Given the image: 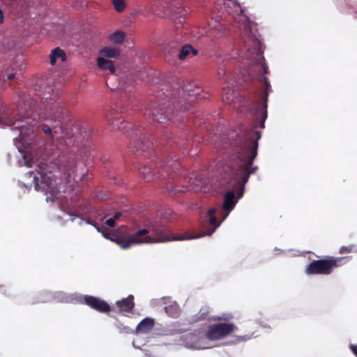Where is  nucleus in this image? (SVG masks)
<instances>
[{"mask_svg":"<svg viewBox=\"0 0 357 357\" xmlns=\"http://www.w3.org/2000/svg\"><path fill=\"white\" fill-rule=\"evenodd\" d=\"M179 165L176 160L171 159L167 162L159 161L155 164V169L149 166H143L139 168V172L143 175L147 181L155 178H166L178 169Z\"/></svg>","mask_w":357,"mask_h":357,"instance_id":"obj_7","label":"nucleus"},{"mask_svg":"<svg viewBox=\"0 0 357 357\" xmlns=\"http://www.w3.org/2000/svg\"><path fill=\"white\" fill-rule=\"evenodd\" d=\"M263 82L266 85V89L262 93H256L250 100L248 102V108L252 114L254 127L258 126L261 128H264L265 121L267 119V101L268 96V89L271 85L266 77H263Z\"/></svg>","mask_w":357,"mask_h":357,"instance_id":"obj_5","label":"nucleus"},{"mask_svg":"<svg viewBox=\"0 0 357 357\" xmlns=\"http://www.w3.org/2000/svg\"><path fill=\"white\" fill-rule=\"evenodd\" d=\"M4 20V15L3 11L0 9V24L3 23Z\"/></svg>","mask_w":357,"mask_h":357,"instance_id":"obj_39","label":"nucleus"},{"mask_svg":"<svg viewBox=\"0 0 357 357\" xmlns=\"http://www.w3.org/2000/svg\"><path fill=\"white\" fill-rule=\"evenodd\" d=\"M76 160L74 156H69L67 159L62 160L59 165V169L63 172L67 183L75 180L76 177Z\"/></svg>","mask_w":357,"mask_h":357,"instance_id":"obj_13","label":"nucleus"},{"mask_svg":"<svg viewBox=\"0 0 357 357\" xmlns=\"http://www.w3.org/2000/svg\"><path fill=\"white\" fill-rule=\"evenodd\" d=\"M222 92V101L227 104L232 103L239 96L238 84L232 81L227 86H224Z\"/></svg>","mask_w":357,"mask_h":357,"instance_id":"obj_16","label":"nucleus"},{"mask_svg":"<svg viewBox=\"0 0 357 357\" xmlns=\"http://www.w3.org/2000/svg\"><path fill=\"white\" fill-rule=\"evenodd\" d=\"M50 63L54 65L57 59H61V61H65L66 56L65 52L59 47H56L52 50L51 54L50 55Z\"/></svg>","mask_w":357,"mask_h":357,"instance_id":"obj_24","label":"nucleus"},{"mask_svg":"<svg viewBox=\"0 0 357 357\" xmlns=\"http://www.w3.org/2000/svg\"><path fill=\"white\" fill-rule=\"evenodd\" d=\"M251 337L250 335H243V336H239L238 337V339L241 341H246V340H250Z\"/></svg>","mask_w":357,"mask_h":357,"instance_id":"obj_37","label":"nucleus"},{"mask_svg":"<svg viewBox=\"0 0 357 357\" xmlns=\"http://www.w3.org/2000/svg\"><path fill=\"white\" fill-rule=\"evenodd\" d=\"M234 135L236 138L230 142L236 148L238 159L234 176L236 179L235 185L239 189V196L241 197L244 185L250 174H255L258 169V167L253 165V162L257 155L258 141L261 138V132L249 128L245 129L242 135Z\"/></svg>","mask_w":357,"mask_h":357,"instance_id":"obj_3","label":"nucleus"},{"mask_svg":"<svg viewBox=\"0 0 357 357\" xmlns=\"http://www.w3.org/2000/svg\"><path fill=\"white\" fill-rule=\"evenodd\" d=\"M15 77V74L14 73H10L7 75V79L8 80H11L13 79V78Z\"/></svg>","mask_w":357,"mask_h":357,"instance_id":"obj_41","label":"nucleus"},{"mask_svg":"<svg viewBox=\"0 0 357 357\" xmlns=\"http://www.w3.org/2000/svg\"><path fill=\"white\" fill-rule=\"evenodd\" d=\"M184 116H184V115H183V114H181V118H183V117H184Z\"/></svg>","mask_w":357,"mask_h":357,"instance_id":"obj_44","label":"nucleus"},{"mask_svg":"<svg viewBox=\"0 0 357 357\" xmlns=\"http://www.w3.org/2000/svg\"><path fill=\"white\" fill-rule=\"evenodd\" d=\"M249 33L245 40V48L248 53V59H254L255 56L260 57L263 54V50L261 49V44L259 40L251 34V29L248 30Z\"/></svg>","mask_w":357,"mask_h":357,"instance_id":"obj_12","label":"nucleus"},{"mask_svg":"<svg viewBox=\"0 0 357 357\" xmlns=\"http://www.w3.org/2000/svg\"><path fill=\"white\" fill-rule=\"evenodd\" d=\"M198 53L197 50L192 47L190 45H185L181 47L178 54V58L181 60H184L190 56H194Z\"/></svg>","mask_w":357,"mask_h":357,"instance_id":"obj_23","label":"nucleus"},{"mask_svg":"<svg viewBox=\"0 0 357 357\" xmlns=\"http://www.w3.org/2000/svg\"><path fill=\"white\" fill-rule=\"evenodd\" d=\"M97 229L102 232L104 237L114 241L123 249H127L135 244L160 243L170 239V237L167 234L166 227L163 226L153 227L151 235L149 234L147 229H143L138 230L133 234L119 235L116 236L115 238L109 237L110 234L105 228L101 230L100 228L98 227Z\"/></svg>","mask_w":357,"mask_h":357,"instance_id":"obj_4","label":"nucleus"},{"mask_svg":"<svg viewBox=\"0 0 357 357\" xmlns=\"http://www.w3.org/2000/svg\"><path fill=\"white\" fill-rule=\"evenodd\" d=\"M165 311L169 316L173 318L178 317L180 313L179 307L176 303L165 306Z\"/></svg>","mask_w":357,"mask_h":357,"instance_id":"obj_26","label":"nucleus"},{"mask_svg":"<svg viewBox=\"0 0 357 357\" xmlns=\"http://www.w3.org/2000/svg\"><path fill=\"white\" fill-rule=\"evenodd\" d=\"M236 204V200L235 199L234 192L233 191H229L224 197L222 209L226 212V215L223 219H225L226 216L230 213V211L234 208Z\"/></svg>","mask_w":357,"mask_h":357,"instance_id":"obj_19","label":"nucleus"},{"mask_svg":"<svg viewBox=\"0 0 357 357\" xmlns=\"http://www.w3.org/2000/svg\"><path fill=\"white\" fill-rule=\"evenodd\" d=\"M351 257H330L313 260L305 268L307 275H331L335 268L344 266Z\"/></svg>","mask_w":357,"mask_h":357,"instance_id":"obj_6","label":"nucleus"},{"mask_svg":"<svg viewBox=\"0 0 357 357\" xmlns=\"http://www.w3.org/2000/svg\"><path fill=\"white\" fill-rule=\"evenodd\" d=\"M236 329L237 327L232 323L215 324L208 328L206 337L210 340H218L227 336Z\"/></svg>","mask_w":357,"mask_h":357,"instance_id":"obj_10","label":"nucleus"},{"mask_svg":"<svg viewBox=\"0 0 357 357\" xmlns=\"http://www.w3.org/2000/svg\"><path fill=\"white\" fill-rule=\"evenodd\" d=\"M100 56L107 59H116L121 54L119 48L116 47H105L100 50Z\"/></svg>","mask_w":357,"mask_h":357,"instance_id":"obj_21","label":"nucleus"},{"mask_svg":"<svg viewBox=\"0 0 357 357\" xmlns=\"http://www.w3.org/2000/svg\"><path fill=\"white\" fill-rule=\"evenodd\" d=\"M29 177L33 178L34 188L36 190H47V188L52 185L50 176L44 172L41 167H40V170H36V172H29Z\"/></svg>","mask_w":357,"mask_h":357,"instance_id":"obj_11","label":"nucleus"},{"mask_svg":"<svg viewBox=\"0 0 357 357\" xmlns=\"http://www.w3.org/2000/svg\"><path fill=\"white\" fill-rule=\"evenodd\" d=\"M107 121L118 130H126L128 132V129L130 127H128V123H125L123 120H121V115L119 114L117 110L111 109L106 112L105 114Z\"/></svg>","mask_w":357,"mask_h":357,"instance_id":"obj_15","label":"nucleus"},{"mask_svg":"<svg viewBox=\"0 0 357 357\" xmlns=\"http://www.w3.org/2000/svg\"><path fill=\"white\" fill-rule=\"evenodd\" d=\"M261 68H263V71H264V74L268 73V67L264 63L261 64Z\"/></svg>","mask_w":357,"mask_h":357,"instance_id":"obj_40","label":"nucleus"},{"mask_svg":"<svg viewBox=\"0 0 357 357\" xmlns=\"http://www.w3.org/2000/svg\"><path fill=\"white\" fill-rule=\"evenodd\" d=\"M178 12L172 15V20L177 24H182L185 21V17L187 11L183 8H178Z\"/></svg>","mask_w":357,"mask_h":357,"instance_id":"obj_27","label":"nucleus"},{"mask_svg":"<svg viewBox=\"0 0 357 357\" xmlns=\"http://www.w3.org/2000/svg\"><path fill=\"white\" fill-rule=\"evenodd\" d=\"M233 318L231 314H223L222 316L218 317L217 320L228 321Z\"/></svg>","mask_w":357,"mask_h":357,"instance_id":"obj_32","label":"nucleus"},{"mask_svg":"<svg viewBox=\"0 0 357 357\" xmlns=\"http://www.w3.org/2000/svg\"><path fill=\"white\" fill-rule=\"evenodd\" d=\"M84 302L92 309L101 312L107 313L110 312V305L104 300L93 296H84Z\"/></svg>","mask_w":357,"mask_h":357,"instance_id":"obj_14","label":"nucleus"},{"mask_svg":"<svg viewBox=\"0 0 357 357\" xmlns=\"http://www.w3.org/2000/svg\"><path fill=\"white\" fill-rule=\"evenodd\" d=\"M105 83L107 86L110 89V90H121L122 91L126 92V89L123 87V84L118 80V75H116V78H114L110 75H105Z\"/></svg>","mask_w":357,"mask_h":357,"instance_id":"obj_22","label":"nucleus"},{"mask_svg":"<svg viewBox=\"0 0 357 357\" xmlns=\"http://www.w3.org/2000/svg\"><path fill=\"white\" fill-rule=\"evenodd\" d=\"M130 89L128 90L129 92H132V89H133V86H130Z\"/></svg>","mask_w":357,"mask_h":357,"instance_id":"obj_42","label":"nucleus"},{"mask_svg":"<svg viewBox=\"0 0 357 357\" xmlns=\"http://www.w3.org/2000/svg\"><path fill=\"white\" fill-rule=\"evenodd\" d=\"M216 208H213L208 211V214L206 217V220L207 224L209 225V227H207L204 229V230L199 234L192 236V235H186L185 236H180V237H176L174 236L173 234H172L167 228V234L170 237L169 240H165L164 242L166 241H170L174 240H188V239H192V238H200L204 236H211L215 230L217 229V227L220 225L219 223H218L217 218L215 217V213H216Z\"/></svg>","mask_w":357,"mask_h":357,"instance_id":"obj_9","label":"nucleus"},{"mask_svg":"<svg viewBox=\"0 0 357 357\" xmlns=\"http://www.w3.org/2000/svg\"><path fill=\"white\" fill-rule=\"evenodd\" d=\"M105 223L109 227H114L116 226L115 220L114 218L107 219Z\"/></svg>","mask_w":357,"mask_h":357,"instance_id":"obj_33","label":"nucleus"},{"mask_svg":"<svg viewBox=\"0 0 357 357\" xmlns=\"http://www.w3.org/2000/svg\"><path fill=\"white\" fill-rule=\"evenodd\" d=\"M132 142H130L129 145V149L132 152H138L139 151H145L146 149H149L153 146L155 144V146H165L167 142V137H164L160 141H150L147 139L145 136H142V132L141 130H135L132 128Z\"/></svg>","mask_w":357,"mask_h":357,"instance_id":"obj_8","label":"nucleus"},{"mask_svg":"<svg viewBox=\"0 0 357 357\" xmlns=\"http://www.w3.org/2000/svg\"><path fill=\"white\" fill-rule=\"evenodd\" d=\"M97 66L100 70L107 72L105 75H110L114 78H116V68L114 62L110 59L98 57L97 59Z\"/></svg>","mask_w":357,"mask_h":357,"instance_id":"obj_17","label":"nucleus"},{"mask_svg":"<svg viewBox=\"0 0 357 357\" xmlns=\"http://www.w3.org/2000/svg\"><path fill=\"white\" fill-rule=\"evenodd\" d=\"M25 162H26V165L27 167H30V165H29V162H28V161H26Z\"/></svg>","mask_w":357,"mask_h":357,"instance_id":"obj_43","label":"nucleus"},{"mask_svg":"<svg viewBox=\"0 0 357 357\" xmlns=\"http://www.w3.org/2000/svg\"><path fill=\"white\" fill-rule=\"evenodd\" d=\"M26 126L24 124L16 126L15 128H17L20 131V136H21L23 133H24V129Z\"/></svg>","mask_w":357,"mask_h":357,"instance_id":"obj_35","label":"nucleus"},{"mask_svg":"<svg viewBox=\"0 0 357 357\" xmlns=\"http://www.w3.org/2000/svg\"><path fill=\"white\" fill-rule=\"evenodd\" d=\"M154 324L155 322L153 319L149 317L144 318L137 326L136 333H148L153 329Z\"/></svg>","mask_w":357,"mask_h":357,"instance_id":"obj_20","label":"nucleus"},{"mask_svg":"<svg viewBox=\"0 0 357 357\" xmlns=\"http://www.w3.org/2000/svg\"><path fill=\"white\" fill-rule=\"evenodd\" d=\"M218 77L219 79H223L225 83L230 84L233 80H229L227 77V71L225 68L219 67L218 69Z\"/></svg>","mask_w":357,"mask_h":357,"instance_id":"obj_29","label":"nucleus"},{"mask_svg":"<svg viewBox=\"0 0 357 357\" xmlns=\"http://www.w3.org/2000/svg\"><path fill=\"white\" fill-rule=\"evenodd\" d=\"M201 91L199 87L192 84H188L182 89L179 82L174 83L172 87L167 88L165 86L161 89L165 100L158 107L149 105L145 108L144 116L148 121H156L160 123L178 121L180 118H177V116L189 109L190 102L197 99Z\"/></svg>","mask_w":357,"mask_h":357,"instance_id":"obj_2","label":"nucleus"},{"mask_svg":"<svg viewBox=\"0 0 357 357\" xmlns=\"http://www.w3.org/2000/svg\"><path fill=\"white\" fill-rule=\"evenodd\" d=\"M231 3L234 5V7L235 8V13L237 15H241L243 13V10L241 8V5L237 3L236 1H232Z\"/></svg>","mask_w":357,"mask_h":357,"instance_id":"obj_31","label":"nucleus"},{"mask_svg":"<svg viewBox=\"0 0 357 357\" xmlns=\"http://www.w3.org/2000/svg\"><path fill=\"white\" fill-rule=\"evenodd\" d=\"M126 38V33L122 31H116L109 37V40L114 44H123Z\"/></svg>","mask_w":357,"mask_h":357,"instance_id":"obj_25","label":"nucleus"},{"mask_svg":"<svg viewBox=\"0 0 357 357\" xmlns=\"http://www.w3.org/2000/svg\"><path fill=\"white\" fill-rule=\"evenodd\" d=\"M354 245H349L348 246H342L339 250V253L341 255L351 253L354 250Z\"/></svg>","mask_w":357,"mask_h":357,"instance_id":"obj_30","label":"nucleus"},{"mask_svg":"<svg viewBox=\"0 0 357 357\" xmlns=\"http://www.w3.org/2000/svg\"><path fill=\"white\" fill-rule=\"evenodd\" d=\"M119 312H130L135 307L134 296L129 295L127 298L116 302Z\"/></svg>","mask_w":357,"mask_h":357,"instance_id":"obj_18","label":"nucleus"},{"mask_svg":"<svg viewBox=\"0 0 357 357\" xmlns=\"http://www.w3.org/2000/svg\"><path fill=\"white\" fill-rule=\"evenodd\" d=\"M121 332L125 333H132L133 331L129 327V326H122L120 328Z\"/></svg>","mask_w":357,"mask_h":357,"instance_id":"obj_34","label":"nucleus"},{"mask_svg":"<svg viewBox=\"0 0 357 357\" xmlns=\"http://www.w3.org/2000/svg\"><path fill=\"white\" fill-rule=\"evenodd\" d=\"M111 1L117 13L123 12L127 7V3L125 0H111Z\"/></svg>","mask_w":357,"mask_h":357,"instance_id":"obj_28","label":"nucleus"},{"mask_svg":"<svg viewBox=\"0 0 357 357\" xmlns=\"http://www.w3.org/2000/svg\"><path fill=\"white\" fill-rule=\"evenodd\" d=\"M349 347L352 352L354 354V355L357 357V345L351 344Z\"/></svg>","mask_w":357,"mask_h":357,"instance_id":"obj_36","label":"nucleus"},{"mask_svg":"<svg viewBox=\"0 0 357 357\" xmlns=\"http://www.w3.org/2000/svg\"><path fill=\"white\" fill-rule=\"evenodd\" d=\"M59 91L55 90L52 86H47L38 97L33 99L31 103L23 102L17 107V119L9 118L4 120L8 126H15L20 121H25L26 125L33 126L37 123V118H50L56 125L50 126L43 123L40 126L45 136V142L47 145H52L54 139L61 137L58 135L61 130L63 121H66L68 111L63 107L62 102L59 100Z\"/></svg>","mask_w":357,"mask_h":357,"instance_id":"obj_1","label":"nucleus"},{"mask_svg":"<svg viewBox=\"0 0 357 357\" xmlns=\"http://www.w3.org/2000/svg\"><path fill=\"white\" fill-rule=\"evenodd\" d=\"M122 213L121 212H116L113 218L116 220H119L120 218V217L121 216Z\"/></svg>","mask_w":357,"mask_h":357,"instance_id":"obj_38","label":"nucleus"}]
</instances>
